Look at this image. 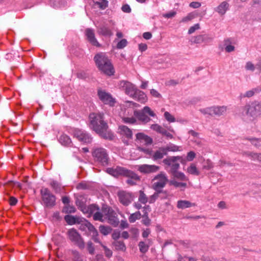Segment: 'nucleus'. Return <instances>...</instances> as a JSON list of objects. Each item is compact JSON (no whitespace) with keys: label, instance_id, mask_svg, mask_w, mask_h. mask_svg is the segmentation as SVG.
<instances>
[{"label":"nucleus","instance_id":"nucleus-14","mask_svg":"<svg viewBox=\"0 0 261 261\" xmlns=\"http://www.w3.org/2000/svg\"><path fill=\"white\" fill-rule=\"evenodd\" d=\"M154 179L157 181L153 185V189L157 192H160L166 185L167 178L164 174L161 173L155 177Z\"/></svg>","mask_w":261,"mask_h":261},{"label":"nucleus","instance_id":"nucleus-31","mask_svg":"<svg viewBox=\"0 0 261 261\" xmlns=\"http://www.w3.org/2000/svg\"><path fill=\"white\" fill-rule=\"evenodd\" d=\"M98 32L99 34L106 36H111L113 34L112 31L106 26L99 28L98 29Z\"/></svg>","mask_w":261,"mask_h":261},{"label":"nucleus","instance_id":"nucleus-45","mask_svg":"<svg viewBox=\"0 0 261 261\" xmlns=\"http://www.w3.org/2000/svg\"><path fill=\"white\" fill-rule=\"evenodd\" d=\"M90 234L92 237V239L95 242L101 244V242L98 239V233L96 229H95L94 230L91 232Z\"/></svg>","mask_w":261,"mask_h":261},{"label":"nucleus","instance_id":"nucleus-27","mask_svg":"<svg viewBox=\"0 0 261 261\" xmlns=\"http://www.w3.org/2000/svg\"><path fill=\"white\" fill-rule=\"evenodd\" d=\"M151 244V241L147 240V242L141 241L138 244L139 250L141 252L145 253L148 250L149 247Z\"/></svg>","mask_w":261,"mask_h":261},{"label":"nucleus","instance_id":"nucleus-64","mask_svg":"<svg viewBox=\"0 0 261 261\" xmlns=\"http://www.w3.org/2000/svg\"><path fill=\"white\" fill-rule=\"evenodd\" d=\"M138 48L141 52H143L147 49V45L145 43H140Z\"/></svg>","mask_w":261,"mask_h":261},{"label":"nucleus","instance_id":"nucleus-41","mask_svg":"<svg viewBox=\"0 0 261 261\" xmlns=\"http://www.w3.org/2000/svg\"><path fill=\"white\" fill-rule=\"evenodd\" d=\"M197 16V14L196 12H193L189 13L186 17H184L182 19V21L183 22H187L190 21L194 18H196Z\"/></svg>","mask_w":261,"mask_h":261},{"label":"nucleus","instance_id":"nucleus-1","mask_svg":"<svg viewBox=\"0 0 261 261\" xmlns=\"http://www.w3.org/2000/svg\"><path fill=\"white\" fill-rule=\"evenodd\" d=\"M89 127L102 138L112 140L114 135L108 129L107 123L103 120V115L100 113H91L89 117Z\"/></svg>","mask_w":261,"mask_h":261},{"label":"nucleus","instance_id":"nucleus-2","mask_svg":"<svg viewBox=\"0 0 261 261\" xmlns=\"http://www.w3.org/2000/svg\"><path fill=\"white\" fill-rule=\"evenodd\" d=\"M261 116V101L253 100L247 103L241 109V116L254 120Z\"/></svg>","mask_w":261,"mask_h":261},{"label":"nucleus","instance_id":"nucleus-32","mask_svg":"<svg viewBox=\"0 0 261 261\" xmlns=\"http://www.w3.org/2000/svg\"><path fill=\"white\" fill-rule=\"evenodd\" d=\"M213 110L214 115L220 116L226 112L227 107L225 106L213 107Z\"/></svg>","mask_w":261,"mask_h":261},{"label":"nucleus","instance_id":"nucleus-40","mask_svg":"<svg viewBox=\"0 0 261 261\" xmlns=\"http://www.w3.org/2000/svg\"><path fill=\"white\" fill-rule=\"evenodd\" d=\"M139 194V201L141 203L146 204L148 201V198L142 191H140Z\"/></svg>","mask_w":261,"mask_h":261},{"label":"nucleus","instance_id":"nucleus-23","mask_svg":"<svg viewBox=\"0 0 261 261\" xmlns=\"http://www.w3.org/2000/svg\"><path fill=\"white\" fill-rule=\"evenodd\" d=\"M136 139L145 144H150L152 142V140L150 137L142 133L136 134Z\"/></svg>","mask_w":261,"mask_h":261},{"label":"nucleus","instance_id":"nucleus-52","mask_svg":"<svg viewBox=\"0 0 261 261\" xmlns=\"http://www.w3.org/2000/svg\"><path fill=\"white\" fill-rule=\"evenodd\" d=\"M213 167V163L209 160L206 161L203 166V169L210 170Z\"/></svg>","mask_w":261,"mask_h":261},{"label":"nucleus","instance_id":"nucleus-63","mask_svg":"<svg viewBox=\"0 0 261 261\" xmlns=\"http://www.w3.org/2000/svg\"><path fill=\"white\" fill-rule=\"evenodd\" d=\"M180 245H181L184 248L187 249L190 247L191 243L189 241H185L181 243L180 242Z\"/></svg>","mask_w":261,"mask_h":261},{"label":"nucleus","instance_id":"nucleus-47","mask_svg":"<svg viewBox=\"0 0 261 261\" xmlns=\"http://www.w3.org/2000/svg\"><path fill=\"white\" fill-rule=\"evenodd\" d=\"M127 41L126 39H121L120 41H119L117 44V47L118 49H122L124 47H125L127 45Z\"/></svg>","mask_w":261,"mask_h":261},{"label":"nucleus","instance_id":"nucleus-35","mask_svg":"<svg viewBox=\"0 0 261 261\" xmlns=\"http://www.w3.org/2000/svg\"><path fill=\"white\" fill-rule=\"evenodd\" d=\"M114 245L117 250L125 251L126 250L125 245L123 242L116 241L114 243Z\"/></svg>","mask_w":261,"mask_h":261},{"label":"nucleus","instance_id":"nucleus-33","mask_svg":"<svg viewBox=\"0 0 261 261\" xmlns=\"http://www.w3.org/2000/svg\"><path fill=\"white\" fill-rule=\"evenodd\" d=\"M206 37L205 35H199L192 37L191 41L193 43L199 44L203 42L204 40Z\"/></svg>","mask_w":261,"mask_h":261},{"label":"nucleus","instance_id":"nucleus-22","mask_svg":"<svg viewBox=\"0 0 261 261\" xmlns=\"http://www.w3.org/2000/svg\"><path fill=\"white\" fill-rule=\"evenodd\" d=\"M196 157V153L193 151H189L187 154L180 156V163L184 165L187 162H192Z\"/></svg>","mask_w":261,"mask_h":261},{"label":"nucleus","instance_id":"nucleus-34","mask_svg":"<svg viewBox=\"0 0 261 261\" xmlns=\"http://www.w3.org/2000/svg\"><path fill=\"white\" fill-rule=\"evenodd\" d=\"M95 6H97L101 9H106L108 4V2L106 0H94Z\"/></svg>","mask_w":261,"mask_h":261},{"label":"nucleus","instance_id":"nucleus-42","mask_svg":"<svg viewBox=\"0 0 261 261\" xmlns=\"http://www.w3.org/2000/svg\"><path fill=\"white\" fill-rule=\"evenodd\" d=\"M255 68H256V65H255L252 62L248 61L246 63L245 69L246 70L253 72L255 70Z\"/></svg>","mask_w":261,"mask_h":261},{"label":"nucleus","instance_id":"nucleus-26","mask_svg":"<svg viewBox=\"0 0 261 261\" xmlns=\"http://www.w3.org/2000/svg\"><path fill=\"white\" fill-rule=\"evenodd\" d=\"M229 4L224 1L222 2L216 8V11H217L219 14L223 15L228 10L229 8Z\"/></svg>","mask_w":261,"mask_h":261},{"label":"nucleus","instance_id":"nucleus-39","mask_svg":"<svg viewBox=\"0 0 261 261\" xmlns=\"http://www.w3.org/2000/svg\"><path fill=\"white\" fill-rule=\"evenodd\" d=\"M195 206L194 203L187 200H180V208H186Z\"/></svg>","mask_w":261,"mask_h":261},{"label":"nucleus","instance_id":"nucleus-55","mask_svg":"<svg viewBox=\"0 0 261 261\" xmlns=\"http://www.w3.org/2000/svg\"><path fill=\"white\" fill-rule=\"evenodd\" d=\"M160 192H157L156 193H155L152 195L150 196V197L148 198V202L150 203H153L156 199L159 197V194Z\"/></svg>","mask_w":261,"mask_h":261},{"label":"nucleus","instance_id":"nucleus-38","mask_svg":"<svg viewBox=\"0 0 261 261\" xmlns=\"http://www.w3.org/2000/svg\"><path fill=\"white\" fill-rule=\"evenodd\" d=\"M111 230L112 229L109 226H106L103 225H101L99 226V231L104 236H107L110 233Z\"/></svg>","mask_w":261,"mask_h":261},{"label":"nucleus","instance_id":"nucleus-30","mask_svg":"<svg viewBox=\"0 0 261 261\" xmlns=\"http://www.w3.org/2000/svg\"><path fill=\"white\" fill-rule=\"evenodd\" d=\"M258 93L259 90L258 89V87H255L247 91L244 94H242L241 95V97L242 98H250L253 96L255 94H257Z\"/></svg>","mask_w":261,"mask_h":261},{"label":"nucleus","instance_id":"nucleus-43","mask_svg":"<svg viewBox=\"0 0 261 261\" xmlns=\"http://www.w3.org/2000/svg\"><path fill=\"white\" fill-rule=\"evenodd\" d=\"M200 111L201 113H202L204 115H207V114L210 115H214L213 107L201 109L200 110Z\"/></svg>","mask_w":261,"mask_h":261},{"label":"nucleus","instance_id":"nucleus-46","mask_svg":"<svg viewBox=\"0 0 261 261\" xmlns=\"http://www.w3.org/2000/svg\"><path fill=\"white\" fill-rule=\"evenodd\" d=\"M123 122L128 124H134L136 122V119L134 117H124L122 118Z\"/></svg>","mask_w":261,"mask_h":261},{"label":"nucleus","instance_id":"nucleus-62","mask_svg":"<svg viewBox=\"0 0 261 261\" xmlns=\"http://www.w3.org/2000/svg\"><path fill=\"white\" fill-rule=\"evenodd\" d=\"M189 6L191 8L196 9V8H199L201 6V4L200 3L198 2H193L191 3L190 4Z\"/></svg>","mask_w":261,"mask_h":261},{"label":"nucleus","instance_id":"nucleus-3","mask_svg":"<svg viewBox=\"0 0 261 261\" xmlns=\"http://www.w3.org/2000/svg\"><path fill=\"white\" fill-rule=\"evenodd\" d=\"M98 69L103 73L111 76L114 74L115 70L110 60L103 53L96 54L94 58Z\"/></svg>","mask_w":261,"mask_h":261},{"label":"nucleus","instance_id":"nucleus-8","mask_svg":"<svg viewBox=\"0 0 261 261\" xmlns=\"http://www.w3.org/2000/svg\"><path fill=\"white\" fill-rule=\"evenodd\" d=\"M148 114L151 117H155V113L147 106L144 107L141 111H135L134 112V115L138 119L143 122L147 123L150 120L145 114Z\"/></svg>","mask_w":261,"mask_h":261},{"label":"nucleus","instance_id":"nucleus-10","mask_svg":"<svg viewBox=\"0 0 261 261\" xmlns=\"http://www.w3.org/2000/svg\"><path fill=\"white\" fill-rule=\"evenodd\" d=\"M119 88L124 91L126 94L130 97H133L139 89H138L135 85L129 82L122 81L119 84Z\"/></svg>","mask_w":261,"mask_h":261},{"label":"nucleus","instance_id":"nucleus-49","mask_svg":"<svg viewBox=\"0 0 261 261\" xmlns=\"http://www.w3.org/2000/svg\"><path fill=\"white\" fill-rule=\"evenodd\" d=\"M150 128L152 130H155L159 133L165 132L164 131L163 132V128H162V126L157 124L151 125Z\"/></svg>","mask_w":261,"mask_h":261},{"label":"nucleus","instance_id":"nucleus-24","mask_svg":"<svg viewBox=\"0 0 261 261\" xmlns=\"http://www.w3.org/2000/svg\"><path fill=\"white\" fill-rule=\"evenodd\" d=\"M133 98L143 103H145L147 100V97L145 93L140 90L137 91L135 95Z\"/></svg>","mask_w":261,"mask_h":261},{"label":"nucleus","instance_id":"nucleus-44","mask_svg":"<svg viewBox=\"0 0 261 261\" xmlns=\"http://www.w3.org/2000/svg\"><path fill=\"white\" fill-rule=\"evenodd\" d=\"M189 134L190 135L189 139L191 141L194 142L197 141V140L198 139V134L197 133L191 130L189 132Z\"/></svg>","mask_w":261,"mask_h":261},{"label":"nucleus","instance_id":"nucleus-59","mask_svg":"<svg viewBox=\"0 0 261 261\" xmlns=\"http://www.w3.org/2000/svg\"><path fill=\"white\" fill-rule=\"evenodd\" d=\"M50 186L53 188V189L56 191H58L60 189L59 184L56 181H52L50 183Z\"/></svg>","mask_w":261,"mask_h":261},{"label":"nucleus","instance_id":"nucleus-28","mask_svg":"<svg viewBox=\"0 0 261 261\" xmlns=\"http://www.w3.org/2000/svg\"><path fill=\"white\" fill-rule=\"evenodd\" d=\"M244 154L253 161L261 162V153L247 151L245 152Z\"/></svg>","mask_w":261,"mask_h":261},{"label":"nucleus","instance_id":"nucleus-16","mask_svg":"<svg viewBox=\"0 0 261 261\" xmlns=\"http://www.w3.org/2000/svg\"><path fill=\"white\" fill-rule=\"evenodd\" d=\"M136 168L142 173L148 174L156 172L159 170V167L154 165H137Z\"/></svg>","mask_w":261,"mask_h":261},{"label":"nucleus","instance_id":"nucleus-15","mask_svg":"<svg viewBox=\"0 0 261 261\" xmlns=\"http://www.w3.org/2000/svg\"><path fill=\"white\" fill-rule=\"evenodd\" d=\"M69 239L76 243L80 248L84 247V243L80 235L75 229H71L68 231Z\"/></svg>","mask_w":261,"mask_h":261},{"label":"nucleus","instance_id":"nucleus-58","mask_svg":"<svg viewBox=\"0 0 261 261\" xmlns=\"http://www.w3.org/2000/svg\"><path fill=\"white\" fill-rule=\"evenodd\" d=\"M87 248L89 252L91 254H93L94 253L95 249L93 245V244L91 242H89L87 244Z\"/></svg>","mask_w":261,"mask_h":261},{"label":"nucleus","instance_id":"nucleus-36","mask_svg":"<svg viewBox=\"0 0 261 261\" xmlns=\"http://www.w3.org/2000/svg\"><path fill=\"white\" fill-rule=\"evenodd\" d=\"M141 218V213L140 212H137L133 214H132L129 218L128 220L130 223L135 222L137 220L140 219Z\"/></svg>","mask_w":261,"mask_h":261},{"label":"nucleus","instance_id":"nucleus-6","mask_svg":"<svg viewBox=\"0 0 261 261\" xmlns=\"http://www.w3.org/2000/svg\"><path fill=\"white\" fill-rule=\"evenodd\" d=\"M179 158L178 156H170L163 160V163L168 165L172 175L177 178L179 177Z\"/></svg>","mask_w":261,"mask_h":261},{"label":"nucleus","instance_id":"nucleus-37","mask_svg":"<svg viewBox=\"0 0 261 261\" xmlns=\"http://www.w3.org/2000/svg\"><path fill=\"white\" fill-rule=\"evenodd\" d=\"M189 178L186 175L180 172V190L187 187V182H182L181 181H188Z\"/></svg>","mask_w":261,"mask_h":261},{"label":"nucleus","instance_id":"nucleus-21","mask_svg":"<svg viewBox=\"0 0 261 261\" xmlns=\"http://www.w3.org/2000/svg\"><path fill=\"white\" fill-rule=\"evenodd\" d=\"M235 42L231 38H227L224 40L223 45L226 52L230 53L235 49Z\"/></svg>","mask_w":261,"mask_h":261},{"label":"nucleus","instance_id":"nucleus-51","mask_svg":"<svg viewBox=\"0 0 261 261\" xmlns=\"http://www.w3.org/2000/svg\"><path fill=\"white\" fill-rule=\"evenodd\" d=\"M64 211L67 213H73L75 212V208L73 206L67 205L64 207Z\"/></svg>","mask_w":261,"mask_h":261},{"label":"nucleus","instance_id":"nucleus-48","mask_svg":"<svg viewBox=\"0 0 261 261\" xmlns=\"http://www.w3.org/2000/svg\"><path fill=\"white\" fill-rule=\"evenodd\" d=\"M200 29V24L199 23L195 24L194 25L191 27L189 30L188 33L191 34L194 33L196 31Z\"/></svg>","mask_w":261,"mask_h":261},{"label":"nucleus","instance_id":"nucleus-12","mask_svg":"<svg viewBox=\"0 0 261 261\" xmlns=\"http://www.w3.org/2000/svg\"><path fill=\"white\" fill-rule=\"evenodd\" d=\"M73 134L80 142L83 143H90L92 142V138L91 136L84 130L79 129L73 130Z\"/></svg>","mask_w":261,"mask_h":261},{"label":"nucleus","instance_id":"nucleus-18","mask_svg":"<svg viewBox=\"0 0 261 261\" xmlns=\"http://www.w3.org/2000/svg\"><path fill=\"white\" fill-rule=\"evenodd\" d=\"M184 170L188 174L198 176L200 174V171L197 167L196 163H191L187 168L186 169Z\"/></svg>","mask_w":261,"mask_h":261},{"label":"nucleus","instance_id":"nucleus-29","mask_svg":"<svg viewBox=\"0 0 261 261\" xmlns=\"http://www.w3.org/2000/svg\"><path fill=\"white\" fill-rule=\"evenodd\" d=\"M59 141L63 146H70L71 144V140L69 136L65 134H62L59 137Z\"/></svg>","mask_w":261,"mask_h":261},{"label":"nucleus","instance_id":"nucleus-57","mask_svg":"<svg viewBox=\"0 0 261 261\" xmlns=\"http://www.w3.org/2000/svg\"><path fill=\"white\" fill-rule=\"evenodd\" d=\"M150 94L155 98H161L162 97L161 94L156 90L152 89L150 90Z\"/></svg>","mask_w":261,"mask_h":261},{"label":"nucleus","instance_id":"nucleus-7","mask_svg":"<svg viewBox=\"0 0 261 261\" xmlns=\"http://www.w3.org/2000/svg\"><path fill=\"white\" fill-rule=\"evenodd\" d=\"M40 193L43 202L46 206L53 207L55 205L56 197L50 192L47 188H42Z\"/></svg>","mask_w":261,"mask_h":261},{"label":"nucleus","instance_id":"nucleus-56","mask_svg":"<svg viewBox=\"0 0 261 261\" xmlns=\"http://www.w3.org/2000/svg\"><path fill=\"white\" fill-rule=\"evenodd\" d=\"M85 225L87 228L90 232L96 229L94 226L87 221H85Z\"/></svg>","mask_w":261,"mask_h":261},{"label":"nucleus","instance_id":"nucleus-5","mask_svg":"<svg viewBox=\"0 0 261 261\" xmlns=\"http://www.w3.org/2000/svg\"><path fill=\"white\" fill-rule=\"evenodd\" d=\"M92 156L96 162L106 166L108 164L109 156L106 150L102 148H95L92 152Z\"/></svg>","mask_w":261,"mask_h":261},{"label":"nucleus","instance_id":"nucleus-25","mask_svg":"<svg viewBox=\"0 0 261 261\" xmlns=\"http://www.w3.org/2000/svg\"><path fill=\"white\" fill-rule=\"evenodd\" d=\"M65 220L69 225H73L76 223H80L82 222V218L77 216L66 215L65 216Z\"/></svg>","mask_w":261,"mask_h":261},{"label":"nucleus","instance_id":"nucleus-4","mask_svg":"<svg viewBox=\"0 0 261 261\" xmlns=\"http://www.w3.org/2000/svg\"><path fill=\"white\" fill-rule=\"evenodd\" d=\"M107 172L114 177L123 175L127 177H132L135 179L138 178V176L133 172L127 170L124 167L119 166L115 168H108L107 169Z\"/></svg>","mask_w":261,"mask_h":261},{"label":"nucleus","instance_id":"nucleus-54","mask_svg":"<svg viewBox=\"0 0 261 261\" xmlns=\"http://www.w3.org/2000/svg\"><path fill=\"white\" fill-rule=\"evenodd\" d=\"M102 215L99 211H96L93 214V219L95 220L102 221Z\"/></svg>","mask_w":261,"mask_h":261},{"label":"nucleus","instance_id":"nucleus-60","mask_svg":"<svg viewBox=\"0 0 261 261\" xmlns=\"http://www.w3.org/2000/svg\"><path fill=\"white\" fill-rule=\"evenodd\" d=\"M251 143L256 147H259L261 145V140L256 139H251Z\"/></svg>","mask_w":261,"mask_h":261},{"label":"nucleus","instance_id":"nucleus-17","mask_svg":"<svg viewBox=\"0 0 261 261\" xmlns=\"http://www.w3.org/2000/svg\"><path fill=\"white\" fill-rule=\"evenodd\" d=\"M85 34L88 41L93 45L100 46V44L95 37L94 30L91 29H87L85 31Z\"/></svg>","mask_w":261,"mask_h":261},{"label":"nucleus","instance_id":"nucleus-50","mask_svg":"<svg viewBox=\"0 0 261 261\" xmlns=\"http://www.w3.org/2000/svg\"><path fill=\"white\" fill-rule=\"evenodd\" d=\"M104 249L105 255L108 257H110L112 256V251L109 249L107 246L103 245L101 243L100 244Z\"/></svg>","mask_w":261,"mask_h":261},{"label":"nucleus","instance_id":"nucleus-53","mask_svg":"<svg viewBox=\"0 0 261 261\" xmlns=\"http://www.w3.org/2000/svg\"><path fill=\"white\" fill-rule=\"evenodd\" d=\"M164 117L165 119L170 122H173L175 121V118L174 117L168 112H165Z\"/></svg>","mask_w":261,"mask_h":261},{"label":"nucleus","instance_id":"nucleus-61","mask_svg":"<svg viewBox=\"0 0 261 261\" xmlns=\"http://www.w3.org/2000/svg\"><path fill=\"white\" fill-rule=\"evenodd\" d=\"M176 14V12L174 11H171L168 13L163 14V16L165 18H170L173 17Z\"/></svg>","mask_w":261,"mask_h":261},{"label":"nucleus","instance_id":"nucleus-11","mask_svg":"<svg viewBox=\"0 0 261 261\" xmlns=\"http://www.w3.org/2000/svg\"><path fill=\"white\" fill-rule=\"evenodd\" d=\"M97 94L99 99L105 105L113 107L117 102L115 98L105 90H98Z\"/></svg>","mask_w":261,"mask_h":261},{"label":"nucleus","instance_id":"nucleus-20","mask_svg":"<svg viewBox=\"0 0 261 261\" xmlns=\"http://www.w3.org/2000/svg\"><path fill=\"white\" fill-rule=\"evenodd\" d=\"M175 149H171L170 148H160L159 150L156 151L152 156L153 160L162 159L165 155H166L168 151H174Z\"/></svg>","mask_w":261,"mask_h":261},{"label":"nucleus","instance_id":"nucleus-19","mask_svg":"<svg viewBox=\"0 0 261 261\" xmlns=\"http://www.w3.org/2000/svg\"><path fill=\"white\" fill-rule=\"evenodd\" d=\"M81 210L84 214H87L88 216L90 217L96 211H99V207L95 204H91L88 206H81Z\"/></svg>","mask_w":261,"mask_h":261},{"label":"nucleus","instance_id":"nucleus-13","mask_svg":"<svg viewBox=\"0 0 261 261\" xmlns=\"http://www.w3.org/2000/svg\"><path fill=\"white\" fill-rule=\"evenodd\" d=\"M117 195L120 202L125 206L129 205L134 199V197L131 193L124 191L118 192Z\"/></svg>","mask_w":261,"mask_h":261},{"label":"nucleus","instance_id":"nucleus-9","mask_svg":"<svg viewBox=\"0 0 261 261\" xmlns=\"http://www.w3.org/2000/svg\"><path fill=\"white\" fill-rule=\"evenodd\" d=\"M117 132L125 144H128L129 141L133 138L132 130L125 125H119Z\"/></svg>","mask_w":261,"mask_h":261}]
</instances>
